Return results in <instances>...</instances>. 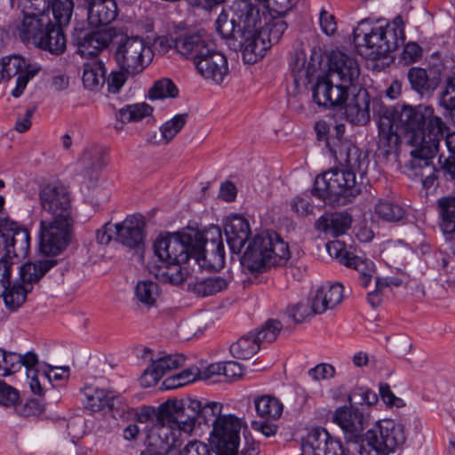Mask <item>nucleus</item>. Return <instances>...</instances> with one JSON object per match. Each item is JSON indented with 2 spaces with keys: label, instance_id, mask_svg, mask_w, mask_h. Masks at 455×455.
Masks as SVG:
<instances>
[{
  "label": "nucleus",
  "instance_id": "nucleus-3",
  "mask_svg": "<svg viewBox=\"0 0 455 455\" xmlns=\"http://www.w3.org/2000/svg\"><path fill=\"white\" fill-rule=\"evenodd\" d=\"M40 203L49 220L40 223L39 250L45 255H56L70 243L74 218L67 188L58 183H48L40 190Z\"/></svg>",
  "mask_w": 455,
  "mask_h": 455
},
{
  "label": "nucleus",
  "instance_id": "nucleus-58",
  "mask_svg": "<svg viewBox=\"0 0 455 455\" xmlns=\"http://www.w3.org/2000/svg\"><path fill=\"white\" fill-rule=\"evenodd\" d=\"M288 315L296 323H299L315 314L312 310V306L309 307L306 303H299L288 309Z\"/></svg>",
  "mask_w": 455,
  "mask_h": 455
},
{
  "label": "nucleus",
  "instance_id": "nucleus-30",
  "mask_svg": "<svg viewBox=\"0 0 455 455\" xmlns=\"http://www.w3.org/2000/svg\"><path fill=\"white\" fill-rule=\"evenodd\" d=\"M407 78L411 89L421 96L432 94L441 84L439 72H427L419 67L411 68L407 72Z\"/></svg>",
  "mask_w": 455,
  "mask_h": 455
},
{
  "label": "nucleus",
  "instance_id": "nucleus-39",
  "mask_svg": "<svg viewBox=\"0 0 455 455\" xmlns=\"http://www.w3.org/2000/svg\"><path fill=\"white\" fill-rule=\"evenodd\" d=\"M232 277L212 276L189 284L191 291L198 296H212L227 289Z\"/></svg>",
  "mask_w": 455,
  "mask_h": 455
},
{
  "label": "nucleus",
  "instance_id": "nucleus-41",
  "mask_svg": "<svg viewBox=\"0 0 455 455\" xmlns=\"http://www.w3.org/2000/svg\"><path fill=\"white\" fill-rule=\"evenodd\" d=\"M256 413L260 418L276 419L283 412V403L270 395H263L254 399Z\"/></svg>",
  "mask_w": 455,
  "mask_h": 455
},
{
  "label": "nucleus",
  "instance_id": "nucleus-1",
  "mask_svg": "<svg viewBox=\"0 0 455 455\" xmlns=\"http://www.w3.org/2000/svg\"><path fill=\"white\" fill-rule=\"evenodd\" d=\"M378 130V153L387 158L396 154L400 141L398 131L412 149H419L432 144L439 146L448 127L441 117L435 115L431 106L403 104L379 106Z\"/></svg>",
  "mask_w": 455,
  "mask_h": 455
},
{
  "label": "nucleus",
  "instance_id": "nucleus-9",
  "mask_svg": "<svg viewBox=\"0 0 455 455\" xmlns=\"http://www.w3.org/2000/svg\"><path fill=\"white\" fill-rule=\"evenodd\" d=\"M231 15L222 11L215 21L216 30L229 45L236 47V42L242 37L243 29H246L252 22L255 25L254 8L246 0H239L230 8Z\"/></svg>",
  "mask_w": 455,
  "mask_h": 455
},
{
  "label": "nucleus",
  "instance_id": "nucleus-62",
  "mask_svg": "<svg viewBox=\"0 0 455 455\" xmlns=\"http://www.w3.org/2000/svg\"><path fill=\"white\" fill-rule=\"evenodd\" d=\"M222 375L230 381L238 379L243 374L242 365L235 361L222 363Z\"/></svg>",
  "mask_w": 455,
  "mask_h": 455
},
{
  "label": "nucleus",
  "instance_id": "nucleus-29",
  "mask_svg": "<svg viewBox=\"0 0 455 455\" xmlns=\"http://www.w3.org/2000/svg\"><path fill=\"white\" fill-rule=\"evenodd\" d=\"M88 21L93 27L107 26L117 16L115 0H85Z\"/></svg>",
  "mask_w": 455,
  "mask_h": 455
},
{
  "label": "nucleus",
  "instance_id": "nucleus-37",
  "mask_svg": "<svg viewBox=\"0 0 455 455\" xmlns=\"http://www.w3.org/2000/svg\"><path fill=\"white\" fill-rule=\"evenodd\" d=\"M82 392L85 397V407L92 411H99L106 407L112 409L115 405V395L105 389L86 386Z\"/></svg>",
  "mask_w": 455,
  "mask_h": 455
},
{
  "label": "nucleus",
  "instance_id": "nucleus-18",
  "mask_svg": "<svg viewBox=\"0 0 455 455\" xmlns=\"http://www.w3.org/2000/svg\"><path fill=\"white\" fill-rule=\"evenodd\" d=\"M0 245H3L5 256L9 259H23L28 254L30 248L29 232L14 221V226L10 230L0 233Z\"/></svg>",
  "mask_w": 455,
  "mask_h": 455
},
{
  "label": "nucleus",
  "instance_id": "nucleus-59",
  "mask_svg": "<svg viewBox=\"0 0 455 455\" xmlns=\"http://www.w3.org/2000/svg\"><path fill=\"white\" fill-rule=\"evenodd\" d=\"M308 376L314 380L332 379L335 376L336 370L334 366L329 363H319L308 371Z\"/></svg>",
  "mask_w": 455,
  "mask_h": 455
},
{
  "label": "nucleus",
  "instance_id": "nucleus-21",
  "mask_svg": "<svg viewBox=\"0 0 455 455\" xmlns=\"http://www.w3.org/2000/svg\"><path fill=\"white\" fill-rule=\"evenodd\" d=\"M304 449L310 451L313 455H347L341 442L331 437L322 427L314 428L308 433Z\"/></svg>",
  "mask_w": 455,
  "mask_h": 455
},
{
  "label": "nucleus",
  "instance_id": "nucleus-6",
  "mask_svg": "<svg viewBox=\"0 0 455 455\" xmlns=\"http://www.w3.org/2000/svg\"><path fill=\"white\" fill-rule=\"evenodd\" d=\"M357 52L370 60L386 57L403 45L405 40L403 21L396 17L386 26L370 28L367 20H362L353 31Z\"/></svg>",
  "mask_w": 455,
  "mask_h": 455
},
{
  "label": "nucleus",
  "instance_id": "nucleus-19",
  "mask_svg": "<svg viewBox=\"0 0 455 455\" xmlns=\"http://www.w3.org/2000/svg\"><path fill=\"white\" fill-rule=\"evenodd\" d=\"M370 104L371 99L366 89L360 87L352 90L344 106L347 120L356 125H365L371 119Z\"/></svg>",
  "mask_w": 455,
  "mask_h": 455
},
{
  "label": "nucleus",
  "instance_id": "nucleus-50",
  "mask_svg": "<svg viewBox=\"0 0 455 455\" xmlns=\"http://www.w3.org/2000/svg\"><path fill=\"white\" fill-rule=\"evenodd\" d=\"M179 94L177 86L171 79L162 78L154 83L148 91V99L163 100L166 98H176Z\"/></svg>",
  "mask_w": 455,
  "mask_h": 455
},
{
  "label": "nucleus",
  "instance_id": "nucleus-56",
  "mask_svg": "<svg viewBox=\"0 0 455 455\" xmlns=\"http://www.w3.org/2000/svg\"><path fill=\"white\" fill-rule=\"evenodd\" d=\"M321 296L325 304H328L329 308L332 309L339 303L341 302L343 298V286L340 283L325 284L318 288Z\"/></svg>",
  "mask_w": 455,
  "mask_h": 455
},
{
  "label": "nucleus",
  "instance_id": "nucleus-32",
  "mask_svg": "<svg viewBox=\"0 0 455 455\" xmlns=\"http://www.w3.org/2000/svg\"><path fill=\"white\" fill-rule=\"evenodd\" d=\"M182 263L165 261H149L148 270L161 283L178 285L184 282L187 271L181 267Z\"/></svg>",
  "mask_w": 455,
  "mask_h": 455
},
{
  "label": "nucleus",
  "instance_id": "nucleus-17",
  "mask_svg": "<svg viewBox=\"0 0 455 455\" xmlns=\"http://www.w3.org/2000/svg\"><path fill=\"white\" fill-rule=\"evenodd\" d=\"M330 68L327 76L333 81H339L351 87L360 74L357 61L349 55L341 52H332L330 54Z\"/></svg>",
  "mask_w": 455,
  "mask_h": 455
},
{
  "label": "nucleus",
  "instance_id": "nucleus-20",
  "mask_svg": "<svg viewBox=\"0 0 455 455\" xmlns=\"http://www.w3.org/2000/svg\"><path fill=\"white\" fill-rule=\"evenodd\" d=\"M246 29H243L241 39H239L236 46L242 49L243 59L247 63H255L264 57L267 51L270 49L269 44L266 43L261 37L260 31L256 28V24Z\"/></svg>",
  "mask_w": 455,
  "mask_h": 455
},
{
  "label": "nucleus",
  "instance_id": "nucleus-7",
  "mask_svg": "<svg viewBox=\"0 0 455 455\" xmlns=\"http://www.w3.org/2000/svg\"><path fill=\"white\" fill-rule=\"evenodd\" d=\"M290 256L288 244L276 233L262 232L249 241L241 265L249 273H262L284 265Z\"/></svg>",
  "mask_w": 455,
  "mask_h": 455
},
{
  "label": "nucleus",
  "instance_id": "nucleus-46",
  "mask_svg": "<svg viewBox=\"0 0 455 455\" xmlns=\"http://www.w3.org/2000/svg\"><path fill=\"white\" fill-rule=\"evenodd\" d=\"M134 295L140 304L150 308L156 305L159 297L158 284L148 280L140 281L136 284Z\"/></svg>",
  "mask_w": 455,
  "mask_h": 455
},
{
  "label": "nucleus",
  "instance_id": "nucleus-60",
  "mask_svg": "<svg viewBox=\"0 0 455 455\" xmlns=\"http://www.w3.org/2000/svg\"><path fill=\"white\" fill-rule=\"evenodd\" d=\"M49 0H18L21 12L43 13L49 8Z\"/></svg>",
  "mask_w": 455,
  "mask_h": 455
},
{
  "label": "nucleus",
  "instance_id": "nucleus-47",
  "mask_svg": "<svg viewBox=\"0 0 455 455\" xmlns=\"http://www.w3.org/2000/svg\"><path fill=\"white\" fill-rule=\"evenodd\" d=\"M31 291V287L24 284H13L6 286L3 299L6 307L12 311L19 308L25 301L28 293Z\"/></svg>",
  "mask_w": 455,
  "mask_h": 455
},
{
  "label": "nucleus",
  "instance_id": "nucleus-49",
  "mask_svg": "<svg viewBox=\"0 0 455 455\" xmlns=\"http://www.w3.org/2000/svg\"><path fill=\"white\" fill-rule=\"evenodd\" d=\"M346 267L355 269L359 274V280L363 287H367L375 273L374 263L370 259H363L358 256H353Z\"/></svg>",
  "mask_w": 455,
  "mask_h": 455
},
{
  "label": "nucleus",
  "instance_id": "nucleus-2",
  "mask_svg": "<svg viewBox=\"0 0 455 455\" xmlns=\"http://www.w3.org/2000/svg\"><path fill=\"white\" fill-rule=\"evenodd\" d=\"M331 155L342 163V169L332 168L316 176L312 193L323 200L346 204L362 193L368 156L352 144L335 148L328 142Z\"/></svg>",
  "mask_w": 455,
  "mask_h": 455
},
{
  "label": "nucleus",
  "instance_id": "nucleus-43",
  "mask_svg": "<svg viewBox=\"0 0 455 455\" xmlns=\"http://www.w3.org/2000/svg\"><path fill=\"white\" fill-rule=\"evenodd\" d=\"M350 407L359 408L364 411L365 409L374 406L378 401V395L367 387H354L347 396Z\"/></svg>",
  "mask_w": 455,
  "mask_h": 455
},
{
  "label": "nucleus",
  "instance_id": "nucleus-26",
  "mask_svg": "<svg viewBox=\"0 0 455 455\" xmlns=\"http://www.w3.org/2000/svg\"><path fill=\"white\" fill-rule=\"evenodd\" d=\"M224 230L230 251L233 253H240L251 235L248 220L243 216L234 215L225 223Z\"/></svg>",
  "mask_w": 455,
  "mask_h": 455
},
{
  "label": "nucleus",
  "instance_id": "nucleus-38",
  "mask_svg": "<svg viewBox=\"0 0 455 455\" xmlns=\"http://www.w3.org/2000/svg\"><path fill=\"white\" fill-rule=\"evenodd\" d=\"M106 70L101 60H92L84 65L83 84L91 91H99L106 82Z\"/></svg>",
  "mask_w": 455,
  "mask_h": 455
},
{
  "label": "nucleus",
  "instance_id": "nucleus-54",
  "mask_svg": "<svg viewBox=\"0 0 455 455\" xmlns=\"http://www.w3.org/2000/svg\"><path fill=\"white\" fill-rule=\"evenodd\" d=\"M363 441L374 450L379 455H387L385 445V438L383 427H380V420L377 421L375 425L366 431L363 435Z\"/></svg>",
  "mask_w": 455,
  "mask_h": 455
},
{
  "label": "nucleus",
  "instance_id": "nucleus-31",
  "mask_svg": "<svg viewBox=\"0 0 455 455\" xmlns=\"http://www.w3.org/2000/svg\"><path fill=\"white\" fill-rule=\"evenodd\" d=\"M62 26L49 20V25L43 28L42 35L39 36L35 45L54 55L63 53L66 50V37L61 28Z\"/></svg>",
  "mask_w": 455,
  "mask_h": 455
},
{
  "label": "nucleus",
  "instance_id": "nucleus-10",
  "mask_svg": "<svg viewBox=\"0 0 455 455\" xmlns=\"http://www.w3.org/2000/svg\"><path fill=\"white\" fill-rule=\"evenodd\" d=\"M192 238L194 259L202 267L206 262L216 268L222 267L225 262V251L220 228L212 226L204 232L188 233Z\"/></svg>",
  "mask_w": 455,
  "mask_h": 455
},
{
  "label": "nucleus",
  "instance_id": "nucleus-42",
  "mask_svg": "<svg viewBox=\"0 0 455 455\" xmlns=\"http://www.w3.org/2000/svg\"><path fill=\"white\" fill-rule=\"evenodd\" d=\"M437 207L441 217L440 227L443 233L455 232V196H443L438 199Z\"/></svg>",
  "mask_w": 455,
  "mask_h": 455
},
{
  "label": "nucleus",
  "instance_id": "nucleus-63",
  "mask_svg": "<svg viewBox=\"0 0 455 455\" xmlns=\"http://www.w3.org/2000/svg\"><path fill=\"white\" fill-rule=\"evenodd\" d=\"M422 56V49L416 43H408L404 45L402 59L406 64L418 61Z\"/></svg>",
  "mask_w": 455,
  "mask_h": 455
},
{
  "label": "nucleus",
  "instance_id": "nucleus-16",
  "mask_svg": "<svg viewBox=\"0 0 455 455\" xmlns=\"http://www.w3.org/2000/svg\"><path fill=\"white\" fill-rule=\"evenodd\" d=\"M439 146L432 144L419 149H411V160L410 162L411 169L413 174L420 178L423 188L426 190L435 186L436 169L433 164V158L438 152Z\"/></svg>",
  "mask_w": 455,
  "mask_h": 455
},
{
  "label": "nucleus",
  "instance_id": "nucleus-52",
  "mask_svg": "<svg viewBox=\"0 0 455 455\" xmlns=\"http://www.w3.org/2000/svg\"><path fill=\"white\" fill-rule=\"evenodd\" d=\"M287 28V24L283 20H275L262 27L259 31L261 37L264 38L266 43L269 44V47L279 42L284 31Z\"/></svg>",
  "mask_w": 455,
  "mask_h": 455
},
{
  "label": "nucleus",
  "instance_id": "nucleus-28",
  "mask_svg": "<svg viewBox=\"0 0 455 455\" xmlns=\"http://www.w3.org/2000/svg\"><path fill=\"white\" fill-rule=\"evenodd\" d=\"M37 363V355L32 352L20 355L0 348V375L4 377L20 371L21 366L26 367L28 377H30L33 368Z\"/></svg>",
  "mask_w": 455,
  "mask_h": 455
},
{
  "label": "nucleus",
  "instance_id": "nucleus-51",
  "mask_svg": "<svg viewBox=\"0 0 455 455\" xmlns=\"http://www.w3.org/2000/svg\"><path fill=\"white\" fill-rule=\"evenodd\" d=\"M438 103L445 110L444 115L455 108V72L449 75L438 96Z\"/></svg>",
  "mask_w": 455,
  "mask_h": 455
},
{
  "label": "nucleus",
  "instance_id": "nucleus-27",
  "mask_svg": "<svg viewBox=\"0 0 455 455\" xmlns=\"http://www.w3.org/2000/svg\"><path fill=\"white\" fill-rule=\"evenodd\" d=\"M80 160L84 169V177L93 186L99 179L100 172L108 164V151L101 147L90 146L84 148Z\"/></svg>",
  "mask_w": 455,
  "mask_h": 455
},
{
  "label": "nucleus",
  "instance_id": "nucleus-5",
  "mask_svg": "<svg viewBox=\"0 0 455 455\" xmlns=\"http://www.w3.org/2000/svg\"><path fill=\"white\" fill-rule=\"evenodd\" d=\"M197 403L192 398L167 400L156 411V426L151 438L162 440L164 450L178 449L183 443V435L193 432L189 410H195Z\"/></svg>",
  "mask_w": 455,
  "mask_h": 455
},
{
  "label": "nucleus",
  "instance_id": "nucleus-55",
  "mask_svg": "<svg viewBox=\"0 0 455 455\" xmlns=\"http://www.w3.org/2000/svg\"><path fill=\"white\" fill-rule=\"evenodd\" d=\"M74 9L72 0H53L52 10L56 22L66 26L69 23Z\"/></svg>",
  "mask_w": 455,
  "mask_h": 455
},
{
  "label": "nucleus",
  "instance_id": "nucleus-36",
  "mask_svg": "<svg viewBox=\"0 0 455 455\" xmlns=\"http://www.w3.org/2000/svg\"><path fill=\"white\" fill-rule=\"evenodd\" d=\"M57 264V260L46 259L35 262H27L20 268L22 284L33 288V283H37L52 267Z\"/></svg>",
  "mask_w": 455,
  "mask_h": 455
},
{
  "label": "nucleus",
  "instance_id": "nucleus-40",
  "mask_svg": "<svg viewBox=\"0 0 455 455\" xmlns=\"http://www.w3.org/2000/svg\"><path fill=\"white\" fill-rule=\"evenodd\" d=\"M259 348V343L255 336H253L252 331H250L234 342L230 346L229 351L236 359L248 360L251 358Z\"/></svg>",
  "mask_w": 455,
  "mask_h": 455
},
{
  "label": "nucleus",
  "instance_id": "nucleus-12",
  "mask_svg": "<svg viewBox=\"0 0 455 455\" xmlns=\"http://www.w3.org/2000/svg\"><path fill=\"white\" fill-rule=\"evenodd\" d=\"M156 261L186 263L194 258L192 238L188 233H173L161 235L154 242Z\"/></svg>",
  "mask_w": 455,
  "mask_h": 455
},
{
  "label": "nucleus",
  "instance_id": "nucleus-22",
  "mask_svg": "<svg viewBox=\"0 0 455 455\" xmlns=\"http://www.w3.org/2000/svg\"><path fill=\"white\" fill-rule=\"evenodd\" d=\"M145 227L141 215H130L114 225L116 240L129 248H137L143 243Z\"/></svg>",
  "mask_w": 455,
  "mask_h": 455
},
{
  "label": "nucleus",
  "instance_id": "nucleus-25",
  "mask_svg": "<svg viewBox=\"0 0 455 455\" xmlns=\"http://www.w3.org/2000/svg\"><path fill=\"white\" fill-rule=\"evenodd\" d=\"M186 358L182 354L168 355L152 360L150 367L144 371L140 378L141 385L150 387L156 384L167 371L182 366Z\"/></svg>",
  "mask_w": 455,
  "mask_h": 455
},
{
  "label": "nucleus",
  "instance_id": "nucleus-4",
  "mask_svg": "<svg viewBox=\"0 0 455 455\" xmlns=\"http://www.w3.org/2000/svg\"><path fill=\"white\" fill-rule=\"evenodd\" d=\"M174 47L179 53L193 61L198 73L205 79L220 84L228 75L227 58L216 49L214 42L207 35L180 36L175 39Z\"/></svg>",
  "mask_w": 455,
  "mask_h": 455
},
{
  "label": "nucleus",
  "instance_id": "nucleus-33",
  "mask_svg": "<svg viewBox=\"0 0 455 455\" xmlns=\"http://www.w3.org/2000/svg\"><path fill=\"white\" fill-rule=\"evenodd\" d=\"M351 216L346 212H326L315 222V228L326 235L337 237L349 229Z\"/></svg>",
  "mask_w": 455,
  "mask_h": 455
},
{
  "label": "nucleus",
  "instance_id": "nucleus-8",
  "mask_svg": "<svg viewBox=\"0 0 455 455\" xmlns=\"http://www.w3.org/2000/svg\"><path fill=\"white\" fill-rule=\"evenodd\" d=\"M115 44L116 61L127 74L136 75L142 72L152 60L151 48L141 36H122Z\"/></svg>",
  "mask_w": 455,
  "mask_h": 455
},
{
  "label": "nucleus",
  "instance_id": "nucleus-23",
  "mask_svg": "<svg viewBox=\"0 0 455 455\" xmlns=\"http://www.w3.org/2000/svg\"><path fill=\"white\" fill-rule=\"evenodd\" d=\"M22 12V20L16 24L14 34L24 43L35 44L43 28L49 25V17L36 12Z\"/></svg>",
  "mask_w": 455,
  "mask_h": 455
},
{
  "label": "nucleus",
  "instance_id": "nucleus-11",
  "mask_svg": "<svg viewBox=\"0 0 455 455\" xmlns=\"http://www.w3.org/2000/svg\"><path fill=\"white\" fill-rule=\"evenodd\" d=\"M242 427V419L235 415L228 414L219 418L210 435L211 445L217 455L238 454Z\"/></svg>",
  "mask_w": 455,
  "mask_h": 455
},
{
  "label": "nucleus",
  "instance_id": "nucleus-44",
  "mask_svg": "<svg viewBox=\"0 0 455 455\" xmlns=\"http://www.w3.org/2000/svg\"><path fill=\"white\" fill-rule=\"evenodd\" d=\"M187 118L188 114H178L172 119L166 121L159 128L161 133L160 140H154V139H156V135H155L151 139V141L156 144H169L184 127L187 123Z\"/></svg>",
  "mask_w": 455,
  "mask_h": 455
},
{
  "label": "nucleus",
  "instance_id": "nucleus-45",
  "mask_svg": "<svg viewBox=\"0 0 455 455\" xmlns=\"http://www.w3.org/2000/svg\"><path fill=\"white\" fill-rule=\"evenodd\" d=\"M375 215L387 222H397L403 220L406 215V210L400 204L387 201L379 200L374 207Z\"/></svg>",
  "mask_w": 455,
  "mask_h": 455
},
{
  "label": "nucleus",
  "instance_id": "nucleus-35",
  "mask_svg": "<svg viewBox=\"0 0 455 455\" xmlns=\"http://www.w3.org/2000/svg\"><path fill=\"white\" fill-rule=\"evenodd\" d=\"M380 427H383L385 445L387 455H389L405 443L406 437L404 433V426L393 419H386L380 420Z\"/></svg>",
  "mask_w": 455,
  "mask_h": 455
},
{
  "label": "nucleus",
  "instance_id": "nucleus-34",
  "mask_svg": "<svg viewBox=\"0 0 455 455\" xmlns=\"http://www.w3.org/2000/svg\"><path fill=\"white\" fill-rule=\"evenodd\" d=\"M193 402L197 403L196 408L195 410H189L191 421L193 423V429L196 427V424L199 425L209 424L211 423L212 426L215 424L219 418L222 417L221 411L223 408V404L218 402H205L203 403L201 401L196 399H192Z\"/></svg>",
  "mask_w": 455,
  "mask_h": 455
},
{
  "label": "nucleus",
  "instance_id": "nucleus-13",
  "mask_svg": "<svg viewBox=\"0 0 455 455\" xmlns=\"http://www.w3.org/2000/svg\"><path fill=\"white\" fill-rule=\"evenodd\" d=\"M332 421L338 425L348 443L363 442V432L370 421V414L360 408L348 405L338 407L332 414Z\"/></svg>",
  "mask_w": 455,
  "mask_h": 455
},
{
  "label": "nucleus",
  "instance_id": "nucleus-15",
  "mask_svg": "<svg viewBox=\"0 0 455 455\" xmlns=\"http://www.w3.org/2000/svg\"><path fill=\"white\" fill-rule=\"evenodd\" d=\"M352 90L355 91L356 87H351L339 81H333V78L326 76L315 84L313 99L320 106L339 107L345 104Z\"/></svg>",
  "mask_w": 455,
  "mask_h": 455
},
{
  "label": "nucleus",
  "instance_id": "nucleus-57",
  "mask_svg": "<svg viewBox=\"0 0 455 455\" xmlns=\"http://www.w3.org/2000/svg\"><path fill=\"white\" fill-rule=\"evenodd\" d=\"M326 249L331 257L337 259L340 264L347 266L354 256L346 250V244L339 240L329 242Z\"/></svg>",
  "mask_w": 455,
  "mask_h": 455
},
{
  "label": "nucleus",
  "instance_id": "nucleus-48",
  "mask_svg": "<svg viewBox=\"0 0 455 455\" xmlns=\"http://www.w3.org/2000/svg\"><path fill=\"white\" fill-rule=\"evenodd\" d=\"M153 108L143 102L127 105L118 112V118L122 123L138 122L152 114Z\"/></svg>",
  "mask_w": 455,
  "mask_h": 455
},
{
  "label": "nucleus",
  "instance_id": "nucleus-64",
  "mask_svg": "<svg viewBox=\"0 0 455 455\" xmlns=\"http://www.w3.org/2000/svg\"><path fill=\"white\" fill-rule=\"evenodd\" d=\"M180 455H212L208 446L199 441L189 442L180 451Z\"/></svg>",
  "mask_w": 455,
  "mask_h": 455
},
{
  "label": "nucleus",
  "instance_id": "nucleus-53",
  "mask_svg": "<svg viewBox=\"0 0 455 455\" xmlns=\"http://www.w3.org/2000/svg\"><path fill=\"white\" fill-rule=\"evenodd\" d=\"M283 325L281 322L275 319L267 320L259 329L252 331L259 345L262 342H273L276 339Z\"/></svg>",
  "mask_w": 455,
  "mask_h": 455
},
{
  "label": "nucleus",
  "instance_id": "nucleus-14",
  "mask_svg": "<svg viewBox=\"0 0 455 455\" xmlns=\"http://www.w3.org/2000/svg\"><path fill=\"white\" fill-rule=\"evenodd\" d=\"M0 63L6 80L17 76L15 87L11 92L14 98L22 95L28 83L37 75L40 69L35 65L27 63L26 60L19 55L4 57L0 60Z\"/></svg>",
  "mask_w": 455,
  "mask_h": 455
},
{
  "label": "nucleus",
  "instance_id": "nucleus-24",
  "mask_svg": "<svg viewBox=\"0 0 455 455\" xmlns=\"http://www.w3.org/2000/svg\"><path fill=\"white\" fill-rule=\"evenodd\" d=\"M112 40V36L106 30H92L79 32L75 36L78 52L84 57L97 56L107 48Z\"/></svg>",
  "mask_w": 455,
  "mask_h": 455
},
{
  "label": "nucleus",
  "instance_id": "nucleus-61",
  "mask_svg": "<svg viewBox=\"0 0 455 455\" xmlns=\"http://www.w3.org/2000/svg\"><path fill=\"white\" fill-rule=\"evenodd\" d=\"M19 398L18 391L0 380V403L4 406L14 404Z\"/></svg>",
  "mask_w": 455,
  "mask_h": 455
}]
</instances>
